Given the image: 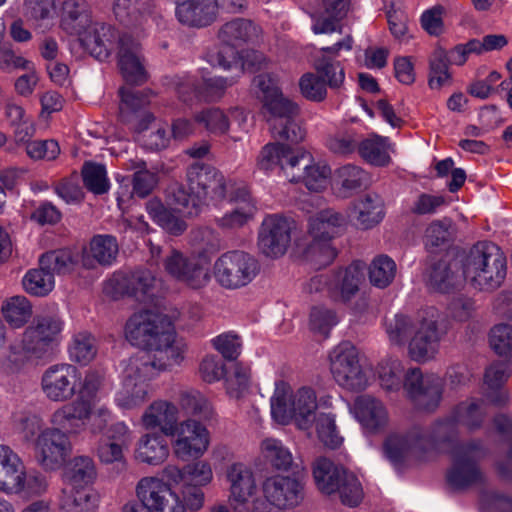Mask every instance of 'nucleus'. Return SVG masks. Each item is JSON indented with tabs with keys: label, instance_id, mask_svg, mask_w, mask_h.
Here are the masks:
<instances>
[{
	"label": "nucleus",
	"instance_id": "obj_53",
	"mask_svg": "<svg viewBox=\"0 0 512 512\" xmlns=\"http://www.w3.org/2000/svg\"><path fill=\"white\" fill-rule=\"evenodd\" d=\"M69 357L79 364H87L97 353L95 338L88 332H78L73 335L68 347Z\"/></svg>",
	"mask_w": 512,
	"mask_h": 512
},
{
	"label": "nucleus",
	"instance_id": "obj_52",
	"mask_svg": "<svg viewBox=\"0 0 512 512\" xmlns=\"http://www.w3.org/2000/svg\"><path fill=\"white\" fill-rule=\"evenodd\" d=\"M22 285L28 294L43 297L54 289L55 279L50 271L40 266L26 272L22 279Z\"/></svg>",
	"mask_w": 512,
	"mask_h": 512
},
{
	"label": "nucleus",
	"instance_id": "obj_36",
	"mask_svg": "<svg viewBox=\"0 0 512 512\" xmlns=\"http://www.w3.org/2000/svg\"><path fill=\"white\" fill-rule=\"evenodd\" d=\"M346 472L332 460L323 456L316 458L312 463V476L315 485L321 493L326 495L337 491Z\"/></svg>",
	"mask_w": 512,
	"mask_h": 512
},
{
	"label": "nucleus",
	"instance_id": "obj_7",
	"mask_svg": "<svg viewBox=\"0 0 512 512\" xmlns=\"http://www.w3.org/2000/svg\"><path fill=\"white\" fill-rule=\"evenodd\" d=\"M112 418L113 413L108 407L94 409L89 400L77 398L72 402H65L51 413L49 428L66 432L67 437H70L82 433L89 425L92 434H99Z\"/></svg>",
	"mask_w": 512,
	"mask_h": 512
},
{
	"label": "nucleus",
	"instance_id": "obj_29",
	"mask_svg": "<svg viewBox=\"0 0 512 512\" xmlns=\"http://www.w3.org/2000/svg\"><path fill=\"white\" fill-rule=\"evenodd\" d=\"M236 82L235 78H224L220 76L203 79L201 86H196L194 80L190 77L176 84V91L179 98L184 102L192 100L193 96L200 101H216L220 99L225 90Z\"/></svg>",
	"mask_w": 512,
	"mask_h": 512
},
{
	"label": "nucleus",
	"instance_id": "obj_49",
	"mask_svg": "<svg viewBox=\"0 0 512 512\" xmlns=\"http://www.w3.org/2000/svg\"><path fill=\"white\" fill-rule=\"evenodd\" d=\"M404 367L401 361L392 356L383 358L376 367L381 387L387 391H397L402 385Z\"/></svg>",
	"mask_w": 512,
	"mask_h": 512
},
{
	"label": "nucleus",
	"instance_id": "obj_22",
	"mask_svg": "<svg viewBox=\"0 0 512 512\" xmlns=\"http://www.w3.org/2000/svg\"><path fill=\"white\" fill-rule=\"evenodd\" d=\"M404 388L418 408L430 411L440 403L443 383L436 375L423 376L419 369H411L405 376Z\"/></svg>",
	"mask_w": 512,
	"mask_h": 512
},
{
	"label": "nucleus",
	"instance_id": "obj_56",
	"mask_svg": "<svg viewBox=\"0 0 512 512\" xmlns=\"http://www.w3.org/2000/svg\"><path fill=\"white\" fill-rule=\"evenodd\" d=\"M146 4V0H116L114 5L115 17L126 27L141 26Z\"/></svg>",
	"mask_w": 512,
	"mask_h": 512
},
{
	"label": "nucleus",
	"instance_id": "obj_26",
	"mask_svg": "<svg viewBox=\"0 0 512 512\" xmlns=\"http://www.w3.org/2000/svg\"><path fill=\"white\" fill-rule=\"evenodd\" d=\"M441 332L433 315L418 317L413 334L408 342V354L417 362H426L435 357L439 350Z\"/></svg>",
	"mask_w": 512,
	"mask_h": 512
},
{
	"label": "nucleus",
	"instance_id": "obj_40",
	"mask_svg": "<svg viewBox=\"0 0 512 512\" xmlns=\"http://www.w3.org/2000/svg\"><path fill=\"white\" fill-rule=\"evenodd\" d=\"M118 254L116 239L110 235H97L90 242L89 249L84 252L82 263L93 268L94 262L100 265H111Z\"/></svg>",
	"mask_w": 512,
	"mask_h": 512
},
{
	"label": "nucleus",
	"instance_id": "obj_18",
	"mask_svg": "<svg viewBox=\"0 0 512 512\" xmlns=\"http://www.w3.org/2000/svg\"><path fill=\"white\" fill-rule=\"evenodd\" d=\"M116 47L117 64L126 82L141 84L147 79L142 45L130 32L121 34L115 31L110 53Z\"/></svg>",
	"mask_w": 512,
	"mask_h": 512
},
{
	"label": "nucleus",
	"instance_id": "obj_48",
	"mask_svg": "<svg viewBox=\"0 0 512 512\" xmlns=\"http://www.w3.org/2000/svg\"><path fill=\"white\" fill-rule=\"evenodd\" d=\"M417 323L418 318L413 319L404 314H396L393 317L386 318L384 330L389 342L396 346L408 345Z\"/></svg>",
	"mask_w": 512,
	"mask_h": 512
},
{
	"label": "nucleus",
	"instance_id": "obj_8",
	"mask_svg": "<svg viewBox=\"0 0 512 512\" xmlns=\"http://www.w3.org/2000/svg\"><path fill=\"white\" fill-rule=\"evenodd\" d=\"M463 276L479 290L495 289L506 276V259L496 245L478 243L463 262Z\"/></svg>",
	"mask_w": 512,
	"mask_h": 512
},
{
	"label": "nucleus",
	"instance_id": "obj_34",
	"mask_svg": "<svg viewBox=\"0 0 512 512\" xmlns=\"http://www.w3.org/2000/svg\"><path fill=\"white\" fill-rule=\"evenodd\" d=\"M346 219L334 209H324L309 219L308 237L315 240L332 241L344 227Z\"/></svg>",
	"mask_w": 512,
	"mask_h": 512
},
{
	"label": "nucleus",
	"instance_id": "obj_4",
	"mask_svg": "<svg viewBox=\"0 0 512 512\" xmlns=\"http://www.w3.org/2000/svg\"><path fill=\"white\" fill-rule=\"evenodd\" d=\"M62 26L70 34L78 35L83 47L98 60L110 56L115 29L108 25L93 24L89 11L83 2H63Z\"/></svg>",
	"mask_w": 512,
	"mask_h": 512
},
{
	"label": "nucleus",
	"instance_id": "obj_19",
	"mask_svg": "<svg viewBox=\"0 0 512 512\" xmlns=\"http://www.w3.org/2000/svg\"><path fill=\"white\" fill-rule=\"evenodd\" d=\"M138 500L151 512H185L178 493L157 477H144L136 486Z\"/></svg>",
	"mask_w": 512,
	"mask_h": 512
},
{
	"label": "nucleus",
	"instance_id": "obj_25",
	"mask_svg": "<svg viewBox=\"0 0 512 512\" xmlns=\"http://www.w3.org/2000/svg\"><path fill=\"white\" fill-rule=\"evenodd\" d=\"M262 490L267 502L279 509H292L304 499L303 484L291 476H269L264 480Z\"/></svg>",
	"mask_w": 512,
	"mask_h": 512
},
{
	"label": "nucleus",
	"instance_id": "obj_5",
	"mask_svg": "<svg viewBox=\"0 0 512 512\" xmlns=\"http://www.w3.org/2000/svg\"><path fill=\"white\" fill-rule=\"evenodd\" d=\"M64 329V321L55 315L37 316L23 332L18 343L10 346L9 369L18 370L30 358H42L57 345Z\"/></svg>",
	"mask_w": 512,
	"mask_h": 512
},
{
	"label": "nucleus",
	"instance_id": "obj_16",
	"mask_svg": "<svg viewBox=\"0 0 512 512\" xmlns=\"http://www.w3.org/2000/svg\"><path fill=\"white\" fill-rule=\"evenodd\" d=\"M172 437L173 454L182 461L202 457L210 445L209 430L194 418L179 422Z\"/></svg>",
	"mask_w": 512,
	"mask_h": 512
},
{
	"label": "nucleus",
	"instance_id": "obj_12",
	"mask_svg": "<svg viewBox=\"0 0 512 512\" xmlns=\"http://www.w3.org/2000/svg\"><path fill=\"white\" fill-rule=\"evenodd\" d=\"M330 370L335 381L347 390L362 391L370 384L368 372L359 363L356 348L348 342L331 351Z\"/></svg>",
	"mask_w": 512,
	"mask_h": 512
},
{
	"label": "nucleus",
	"instance_id": "obj_20",
	"mask_svg": "<svg viewBox=\"0 0 512 512\" xmlns=\"http://www.w3.org/2000/svg\"><path fill=\"white\" fill-rule=\"evenodd\" d=\"M72 445L66 432L44 428L34 442V453L37 462L45 469L54 470L60 467L69 456Z\"/></svg>",
	"mask_w": 512,
	"mask_h": 512
},
{
	"label": "nucleus",
	"instance_id": "obj_28",
	"mask_svg": "<svg viewBox=\"0 0 512 512\" xmlns=\"http://www.w3.org/2000/svg\"><path fill=\"white\" fill-rule=\"evenodd\" d=\"M179 423V407L166 399L152 401L142 412L140 424L147 431L159 429L164 436H172Z\"/></svg>",
	"mask_w": 512,
	"mask_h": 512
},
{
	"label": "nucleus",
	"instance_id": "obj_47",
	"mask_svg": "<svg viewBox=\"0 0 512 512\" xmlns=\"http://www.w3.org/2000/svg\"><path fill=\"white\" fill-rule=\"evenodd\" d=\"M97 477L94 461L88 456L75 457L65 473V485L78 487L91 485Z\"/></svg>",
	"mask_w": 512,
	"mask_h": 512
},
{
	"label": "nucleus",
	"instance_id": "obj_27",
	"mask_svg": "<svg viewBox=\"0 0 512 512\" xmlns=\"http://www.w3.org/2000/svg\"><path fill=\"white\" fill-rule=\"evenodd\" d=\"M293 222L287 218L271 215L264 219L259 234V247L268 257L276 258L287 251L291 242Z\"/></svg>",
	"mask_w": 512,
	"mask_h": 512
},
{
	"label": "nucleus",
	"instance_id": "obj_63",
	"mask_svg": "<svg viewBox=\"0 0 512 512\" xmlns=\"http://www.w3.org/2000/svg\"><path fill=\"white\" fill-rule=\"evenodd\" d=\"M41 267L50 271L53 275L66 274L73 270L75 260L69 250L61 249L43 254L39 260Z\"/></svg>",
	"mask_w": 512,
	"mask_h": 512
},
{
	"label": "nucleus",
	"instance_id": "obj_31",
	"mask_svg": "<svg viewBox=\"0 0 512 512\" xmlns=\"http://www.w3.org/2000/svg\"><path fill=\"white\" fill-rule=\"evenodd\" d=\"M385 216L384 202L375 193L357 198L349 208V218L359 229L367 230L378 225Z\"/></svg>",
	"mask_w": 512,
	"mask_h": 512
},
{
	"label": "nucleus",
	"instance_id": "obj_64",
	"mask_svg": "<svg viewBox=\"0 0 512 512\" xmlns=\"http://www.w3.org/2000/svg\"><path fill=\"white\" fill-rule=\"evenodd\" d=\"M489 344L493 351L503 357H512V325L500 323L489 332Z\"/></svg>",
	"mask_w": 512,
	"mask_h": 512
},
{
	"label": "nucleus",
	"instance_id": "obj_57",
	"mask_svg": "<svg viewBox=\"0 0 512 512\" xmlns=\"http://www.w3.org/2000/svg\"><path fill=\"white\" fill-rule=\"evenodd\" d=\"M449 62L447 51L437 48L430 57L429 86L431 89H440L450 83Z\"/></svg>",
	"mask_w": 512,
	"mask_h": 512
},
{
	"label": "nucleus",
	"instance_id": "obj_41",
	"mask_svg": "<svg viewBox=\"0 0 512 512\" xmlns=\"http://www.w3.org/2000/svg\"><path fill=\"white\" fill-rule=\"evenodd\" d=\"M61 507L66 512H90L98 503V494L88 486H67L62 490Z\"/></svg>",
	"mask_w": 512,
	"mask_h": 512
},
{
	"label": "nucleus",
	"instance_id": "obj_11",
	"mask_svg": "<svg viewBox=\"0 0 512 512\" xmlns=\"http://www.w3.org/2000/svg\"><path fill=\"white\" fill-rule=\"evenodd\" d=\"M258 273V261L252 255L240 250L223 253L214 263L217 282L228 289H238L248 285Z\"/></svg>",
	"mask_w": 512,
	"mask_h": 512
},
{
	"label": "nucleus",
	"instance_id": "obj_43",
	"mask_svg": "<svg viewBox=\"0 0 512 512\" xmlns=\"http://www.w3.org/2000/svg\"><path fill=\"white\" fill-rule=\"evenodd\" d=\"M183 272L176 271V281L191 289H201L210 281L209 263L205 257L191 255Z\"/></svg>",
	"mask_w": 512,
	"mask_h": 512
},
{
	"label": "nucleus",
	"instance_id": "obj_2",
	"mask_svg": "<svg viewBox=\"0 0 512 512\" xmlns=\"http://www.w3.org/2000/svg\"><path fill=\"white\" fill-rule=\"evenodd\" d=\"M482 418L481 405L475 400H467L457 406L452 421L436 424L429 433L414 429L406 435L390 436L385 442V454L393 463L408 458L420 459L435 442L446 440L449 437L454 431V423L472 430L480 426Z\"/></svg>",
	"mask_w": 512,
	"mask_h": 512
},
{
	"label": "nucleus",
	"instance_id": "obj_15",
	"mask_svg": "<svg viewBox=\"0 0 512 512\" xmlns=\"http://www.w3.org/2000/svg\"><path fill=\"white\" fill-rule=\"evenodd\" d=\"M266 117L273 135L279 139L298 142L303 139L304 133L293 120L298 113L297 105L284 97L282 92L274 94L265 100Z\"/></svg>",
	"mask_w": 512,
	"mask_h": 512
},
{
	"label": "nucleus",
	"instance_id": "obj_45",
	"mask_svg": "<svg viewBox=\"0 0 512 512\" xmlns=\"http://www.w3.org/2000/svg\"><path fill=\"white\" fill-rule=\"evenodd\" d=\"M350 0H321L322 15L312 26L315 34L332 33L336 30L335 21L342 19L348 12Z\"/></svg>",
	"mask_w": 512,
	"mask_h": 512
},
{
	"label": "nucleus",
	"instance_id": "obj_42",
	"mask_svg": "<svg viewBox=\"0 0 512 512\" xmlns=\"http://www.w3.org/2000/svg\"><path fill=\"white\" fill-rule=\"evenodd\" d=\"M392 145L388 138L371 135L358 145L360 156L374 166H387L391 162Z\"/></svg>",
	"mask_w": 512,
	"mask_h": 512
},
{
	"label": "nucleus",
	"instance_id": "obj_10",
	"mask_svg": "<svg viewBox=\"0 0 512 512\" xmlns=\"http://www.w3.org/2000/svg\"><path fill=\"white\" fill-rule=\"evenodd\" d=\"M260 28L247 19H234L221 26L218 32L219 41L227 46L225 54L221 51L209 53V62L223 69L238 66L237 47L245 43H252L258 39Z\"/></svg>",
	"mask_w": 512,
	"mask_h": 512
},
{
	"label": "nucleus",
	"instance_id": "obj_38",
	"mask_svg": "<svg viewBox=\"0 0 512 512\" xmlns=\"http://www.w3.org/2000/svg\"><path fill=\"white\" fill-rule=\"evenodd\" d=\"M136 129L141 134L140 140L143 146L147 149L160 150L169 145L171 133L168 125L156 121L149 113L143 114Z\"/></svg>",
	"mask_w": 512,
	"mask_h": 512
},
{
	"label": "nucleus",
	"instance_id": "obj_58",
	"mask_svg": "<svg viewBox=\"0 0 512 512\" xmlns=\"http://www.w3.org/2000/svg\"><path fill=\"white\" fill-rule=\"evenodd\" d=\"M119 93L121 97L119 114L123 122L132 121L138 111L149 103L148 93L144 91L121 88Z\"/></svg>",
	"mask_w": 512,
	"mask_h": 512
},
{
	"label": "nucleus",
	"instance_id": "obj_24",
	"mask_svg": "<svg viewBox=\"0 0 512 512\" xmlns=\"http://www.w3.org/2000/svg\"><path fill=\"white\" fill-rule=\"evenodd\" d=\"M229 485L228 500L234 510L254 503L258 495V485L253 470L243 463H233L226 470Z\"/></svg>",
	"mask_w": 512,
	"mask_h": 512
},
{
	"label": "nucleus",
	"instance_id": "obj_30",
	"mask_svg": "<svg viewBox=\"0 0 512 512\" xmlns=\"http://www.w3.org/2000/svg\"><path fill=\"white\" fill-rule=\"evenodd\" d=\"M479 454L476 447L471 445L460 447L455 451L453 467L448 473V481L452 486L464 488L480 479V472L476 465Z\"/></svg>",
	"mask_w": 512,
	"mask_h": 512
},
{
	"label": "nucleus",
	"instance_id": "obj_46",
	"mask_svg": "<svg viewBox=\"0 0 512 512\" xmlns=\"http://www.w3.org/2000/svg\"><path fill=\"white\" fill-rule=\"evenodd\" d=\"M179 411L186 414L199 416L205 421H211L216 417L215 410L209 400L197 390H185L179 395Z\"/></svg>",
	"mask_w": 512,
	"mask_h": 512
},
{
	"label": "nucleus",
	"instance_id": "obj_33",
	"mask_svg": "<svg viewBox=\"0 0 512 512\" xmlns=\"http://www.w3.org/2000/svg\"><path fill=\"white\" fill-rule=\"evenodd\" d=\"M24 464L7 445L0 444V491L8 495L22 488Z\"/></svg>",
	"mask_w": 512,
	"mask_h": 512
},
{
	"label": "nucleus",
	"instance_id": "obj_35",
	"mask_svg": "<svg viewBox=\"0 0 512 512\" xmlns=\"http://www.w3.org/2000/svg\"><path fill=\"white\" fill-rule=\"evenodd\" d=\"M170 449L163 435L157 432L143 434L136 443L135 458L149 465H159L169 456Z\"/></svg>",
	"mask_w": 512,
	"mask_h": 512
},
{
	"label": "nucleus",
	"instance_id": "obj_17",
	"mask_svg": "<svg viewBox=\"0 0 512 512\" xmlns=\"http://www.w3.org/2000/svg\"><path fill=\"white\" fill-rule=\"evenodd\" d=\"M80 371L69 363L49 366L41 376V391L51 402L65 403L74 398L78 391Z\"/></svg>",
	"mask_w": 512,
	"mask_h": 512
},
{
	"label": "nucleus",
	"instance_id": "obj_6",
	"mask_svg": "<svg viewBox=\"0 0 512 512\" xmlns=\"http://www.w3.org/2000/svg\"><path fill=\"white\" fill-rule=\"evenodd\" d=\"M352 44V37L347 35L332 46L320 50L322 55L315 61L317 74L308 72L299 80L300 92L306 99L320 102L327 95L326 85L330 88H339L343 84L345 79L343 68L338 62H330L328 58L339 56L341 51H350Z\"/></svg>",
	"mask_w": 512,
	"mask_h": 512
},
{
	"label": "nucleus",
	"instance_id": "obj_3",
	"mask_svg": "<svg viewBox=\"0 0 512 512\" xmlns=\"http://www.w3.org/2000/svg\"><path fill=\"white\" fill-rule=\"evenodd\" d=\"M272 418L279 424L293 422L301 430H309L313 426L318 407L331 408L332 397L322 395L319 399L316 391L310 386H302L293 390L284 382L275 383L270 399Z\"/></svg>",
	"mask_w": 512,
	"mask_h": 512
},
{
	"label": "nucleus",
	"instance_id": "obj_21",
	"mask_svg": "<svg viewBox=\"0 0 512 512\" xmlns=\"http://www.w3.org/2000/svg\"><path fill=\"white\" fill-rule=\"evenodd\" d=\"M170 324L171 322L163 315L141 311L128 319L125 337L132 345L149 348Z\"/></svg>",
	"mask_w": 512,
	"mask_h": 512
},
{
	"label": "nucleus",
	"instance_id": "obj_37",
	"mask_svg": "<svg viewBox=\"0 0 512 512\" xmlns=\"http://www.w3.org/2000/svg\"><path fill=\"white\" fill-rule=\"evenodd\" d=\"M354 413L362 426L371 431L383 427L388 420L387 411L382 402L369 395L359 396L356 399Z\"/></svg>",
	"mask_w": 512,
	"mask_h": 512
},
{
	"label": "nucleus",
	"instance_id": "obj_14",
	"mask_svg": "<svg viewBox=\"0 0 512 512\" xmlns=\"http://www.w3.org/2000/svg\"><path fill=\"white\" fill-rule=\"evenodd\" d=\"M286 166L287 179L302 183L310 191L325 190L331 181L332 171L326 161L315 159L309 152L299 149L297 157Z\"/></svg>",
	"mask_w": 512,
	"mask_h": 512
},
{
	"label": "nucleus",
	"instance_id": "obj_1",
	"mask_svg": "<svg viewBox=\"0 0 512 512\" xmlns=\"http://www.w3.org/2000/svg\"><path fill=\"white\" fill-rule=\"evenodd\" d=\"M186 183L187 189L175 184L168 190L169 205L183 216H195L203 206L228 202L231 208L216 222L223 229H238L255 214L256 207L250 194L243 188H236L234 182L210 165H190Z\"/></svg>",
	"mask_w": 512,
	"mask_h": 512
},
{
	"label": "nucleus",
	"instance_id": "obj_59",
	"mask_svg": "<svg viewBox=\"0 0 512 512\" xmlns=\"http://www.w3.org/2000/svg\"><path fill=\"white\" fill-rule=\"evenodd\" d=\"M395 275L396 263L387 255L375 257L369 266V279L376 287H387L391 284Z\"/></svg>",
	"mask_w": 512,
	"mask_h": 512
},
{
	"label": "nucleus",
	"instance_id": "obj_13",
	"mask_svg": "<svg viewBox=\"0 0 512 512\" xmlns=\"http://www.w3.org/2000/svg\"><path fill=\"white\" fill-rule=\"evenodd\" d=\"M148 349L150 352L142 351L135 357L145 359L150 366V372L155 373L156 376L158 372L182 363L187 351V343L184 339L177 337L170 324Z\"/></svg>",
	"mask_w": 512,
	"mask_h": 512
},
{
	"label": "nucleus",
	"instance_id": "obj_62",
	"mask_svg": "<svg viewBox=\"0 0 512 512\" xmlns=\"http://www.w3.org/2000/svg\"><path fill=\"white\" fill-rule=\"evenodd\" d=\"M57 7L58 0H23L24 16L37 24L54 19Z\"/></svg>",
	"mask_w": 512,
	"mask_h": 512
},
{
	"label": "nucleus",
	"instance_id": "obj_60",
	"mask_svg": "<svg viewBox=\"0 0 512 512\" xmlns=\"http://www.w3.org/2000/svg\"><path fill=\"white\" fill-rule=\"evenodd\" d=\"M302 255L307 262L316 268H321L332 262L336 251L330 241L310 239Z\"/></svg>",
	"mask_w": 512,
	"mask_h": 512
},
{
	"label": "nucleus",
	"instance_id": "obj_44",
	"mask_svg": "<svg viewBox=\"0 0 512 512\" xmlns=\"http://www.w3.org/2000/svg\"><path fill=\"white\" fill-rule=\"evenodd\" d=\"M183 272L176 271V281L191 289H201L210 281L209 263L205 257L191 255Z\"/></svg>",
	"mask_w": 512,
	"mask_h": 512
},
{
	"label": "nucleus",
	"instance_id": "obj_9",
	"mask_svg": "<svg viewBox=\"0 0 512 512\" xmlns=\"http://www.w3.org/2000/svg\"><path fill=\"white\" fill-rule=\"evenodd\" d=\"M155 373L145 359L131 357L125 364L120 388L114 395L115 405L123 411L142 407L152 396L150 381Z\"/></svg>",
	"mask_w": 512,
	"mask_h": 512
},
{
	"label": "nucleus",
	"instance_id": "obj_50",
	"mask_svg": "<svg viewBox=\"0 0 512 512\" xmlns=\"http://www.w3.org/2000/svg\"><path fill=\"white\" fill-rule=\"evenodd\" d=\"M363 275L360 264H353L339 275L340 284L329 287V290H331L335 299L347 302L357 293Z\"/></svg>",
	"mask_w": 512,
	"mask_h": 512
},
{
	"label": "nucleus",
	"instance_id": "obj_61",
	"mask_svg": "<svg viewBox=\"0 0 512 512\" xmlns=\"http://www.w3.org/2000/svg\"><path fill=\"white\" fill-rule=\"evenodd\" d=\"M263 457L276 469H288L293 461L291 452L281 443L273 438H267L261 443Z\"/></svg>",
	"mask_w": 512,
	"mask_h": 512
},
{
	"label": "nucleus",
	"instance_id": "obj_39",
	"mask_svg": "<svg viewBox=\"0 0 512 512\" xmlns=\"http://www.w3.org/2000/svg\"><path fill=\"white\" fill-rule=\"evenodd\" d=\"M298 155V150H293L289 146L279 143H268L262 147L257 157L258 169L269 172L279 166L287 178L286 166Z\"/></svg>",
	"mask_w": 512,
	"mask_h": 512
},
{
	"label": "nucleus",
	"instance_id": "obj_23",
	"mask_svg": "<svg viewBox=\"0 0 512 512\" xmlns=\"http://www.w3.org/2000/svg\"><path fill=\"white\" fill-rule=\"evenodd\" d=\"M161 283L149 270H136L127 274L117 273L106 282L105 292L116 296L128 294L138 300L154 295Z\"/></svg>",
	"mask_w": 512,
	"mask_h": 512
},
{
	"label": "nucleus",
	"instance_id": "obj_32",
	"mask_svg": "<svg viewBox=\"0 0 512 512\" xmlns=\"http://www.w3.org/2000/svg\"><path fill=\"white\" fill-rule=\"evenodd\" d=\"M216 0H186L176 7L178 20L188 26L203 27L211 24L217 17Z\"/></svg>",
	"mask_w": 512,
	"mask_h": 512
},
{
	"label": "nucleus",
	"instance_id": "obj_51",
	"mask_svg": "<svg viewBox=\"0 0 512 512\" xmlns=\"http://www.w3.org/2000/svg\"><path fill=\"white\" fill-rule=\"evenodd\" d=\"M194 122L203 127L208 133L217 136L225 135L230 128L228 112L216 107L197 112L194 115Z\"/></svg>",
	"mask_w": 512,
	"mask_h": 512
},
{
	"label": "nucleus",
	"instance_id": "obj_54",
	"mask_svg": "<svg viewBox=\"0 0 512 512\" xmlns=\"http://www.w3.org/2000/svg\"><path fill=\"white\" fill-rule=\"evenodd\" d=\"M2 313L8 323L21 327L32 316V305L25 296H13L3 302Z\"/></svg>",
	"mask_w": 512,
	"mask_h": 512
},
{
	"label": "nucleus",
	"instance_id": "obj_55",
	"mask_svg": "<svg viewBox=\"0 0 512 512\" xmlns=\"http://www.w3.org/2000/svg\"><path fill=\"white\" fill-rule=\"evenodd\" d=\"M313 424L317 437L324 446L336 449L343 443V438L337 430L334 414L319 413L314 417Z\"/></svg>",
	"mask_w": 512,
	"mask_h": 512
}]
</instances>
